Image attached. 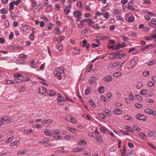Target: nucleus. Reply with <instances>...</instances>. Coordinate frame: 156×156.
<instances>
[{
  "label": "nucleus",
  "instance_id": "f257e3e1",
  "mask_svg": "<svg viewBox=\"0 0 156 156\" xmlns=\"http://www.w3.org/2000/svg\"><path fill=\"white\" fill-rule=\"evenodd\" d=\"M64 73V69L63 67L55 68L54 72V76L59 80L62 79V75Z\"/></svg>",
  "mask_w": 156,
  "mask_h": 156
},
{
  "label": "nucleus",
  "instance_id": "f03ea898",
  "mask_svg": "<svg viewBox=\"0 0 156 156\" xmlns=\"http://www.w3.org/2000/svg\"><path fill=\"white\" fill-rule=\"evenodd\" d=\"M136 117L138 119L143 121H146L147 119V118L146 116L142 115L140 114H137L136 115Z\"/></svg>",
  "mask_w": 156,
  "mask_h": 156
},
{
  "label": "nucleus",
  "instance_id": "7ed1b4c3",
  "mask_svg": "<svg viewBox=\"0 0 156 156\" xmlns=\"http://www.w3.org/2000/svg\"><path fill=\"white\" fill-rule=\"evenodd\" d=\"M144 112L149 114L153 115H156V112L153 110L149 109H146L144 111Z\"/></svg>",
  "mask_w": 156,
  "mask_h": 156
},
{
  "label": "nucleus",
  "instance_id": "20e7f679",
  "mask_svg": "<svg viewBox=\"0 0 156 156\" xmlns=\"http://www.w3.org/2000/svg\"><path fill=\"white\" fill-rule=\"evenodd\" d=\"M136 63L135 59H132L130 62V66L128 67V69H130L131 68L133 67L136 65Z\"/></svg>",
  "mask_w": 156,
  "mask_h": 156
},
{
  "label": "nucleus",
  "instance_id": "39448f33",
  "mask_svg": "<svg viewBox=\"0 0 156 156\" xmlns=\"http://www.w3.org/2000/svg\"><path fill=\"white\" fill-rule=\"evenodd\" d=\"M46 91V89L43 87H40L38 90V92H39L40 94H42L45 93Z\"/></svg>",
  "mask_w": 156,
  "mask_h": 156
},
{
  "label": "nucleus",
  "instance_id": "423d86ee",
  "mask_svg": "<svg viewBox=\"0 0 156 156\" xmlns=\"http://www.w3.org/2000/svg\"><path fill=\"white\" fill-rule=\"evenodd\" d=\"M112 80V77L109 75L106 76L103 79V81H106L107 82H110Z\"/></svg>",
  "mask_w": 156,
  "mask_h": 156
},
{
  "label": "nucleus",
  "instance_id": "0eeeda50",
  "mask_svg": "<svg viewBox=\"0 0 156 156\" xmlns=\"http://www.w3.org/2000/svg\"><path fill=\"white\" fill-rule=\"evenodd\" d=\"M133 1H131L128 4V8L131 10H133L134 9V8L133 7Z\"/></svg>",
  "mask_w": 156,
  "mask_h": 156
},
{
  "label": "nucleus",
  "instance_id": "6e6552de",
  "mask_svg": "<svg viewBox=\"0 0 156 156\" xmlns=\"http://www.w3.org/2000/svg\"><path fill=\"white\" fill-rule=\"evenodd\" d=\"M44 133L46 135L51 136H52V133L51 132H50L49 130L47 129H46L44 130Z\"/></svg>",
  "mask_w": 156,
  "mask_h": 156
},
{
  "label": "nucleus",
  "instance_id": "1a4fd4ad",
  "mask_svg": "<svg viewBox=\"0 0 156 156\" xmlns=\"http://www.w3.org/2000/svg\"><path fill=\"white\" fill-rule=\"evenodd\" d=\"M113 112L115 114H120L122 113V111L118 108H117L116 109L114 110L113 111Z\"/></svg>",
  "mask_w": 156,
  "mask_h": 156
},
{
  "label": "nucleus",
  "instance_id": "9d476101",
  "mask_svg": "<svg viewBox=\"0 0 156 156\" xmlns=\"http://www.w3.org/2000/svg\"><path fill=\"white\" fill-rule=\"evenodd\" d=\"M57 101V103L58 104L61 105H63L64 104V99H61V98H58Z\"/></svg>",
  "mask_w": 156,
  "mask_h": 156
},
{
  "label": "nucleus",
  "instance_id": "9b49d317",
  "mask_svg": "<svg viewBox=\"0 0 156 156\" xmlns=\"http://www.w3.org/2000/svg\"><path fill=\"white\" fill-rule=\"evenodd\" d=\"M125 128L127 129L126 132L129 131L132 133H134V130L129 126H125Z\"/></svg>",
  "mask_w": 156,
  "mask_h": 156
},
{
  "label": "nucleus",
  "instance_id": "f8f14e48",
  "mask_svg": "<svg viewBox=\"0 0 156 156\" xmlns=\"http://www.w3.org/2000/svg\"><path fill=\"white\" fill-rule=\"evenodd\" d=\"M143 86V83L141 82H139L137 83L136 87L138 89H140Z\"/></svg>",
  "mask_w": 156,
  "mask_h": 156
},
{
  "label": "nucleus",
  "instance_id": "ddd939ff",
  "mask_svg": "<svg viewBox=\"0 0 156 156\" xmlns=\"http://www.w3.org/2000/svg\"><path fill=\"white\" fill-rule=\"evenodd\" d=\"M25 80V78H23L22 79H21L18 78H15L14 80V81L16 83H21V82L24 81Z\"/></svg>",
  "mask_w": 156,
  "mask_h": 156
},
{
  "label": "nucleus",
  "instance_id": "4468645a",
  "mask_svg": "<svg viewBox=\"0 0 156 156\" xmlns=\"http://www.w3.org/2000/svg\"><path fill=\"white\" fill-rule=\"evenodd\" d=\"M96 80L97 78L96 77H91L89 80V83L90 84H93V83Z\"/></svg>",
  "mask_w": 156,
  "mask_h": 156
},
{
  "label": "nucleus",
  "instance_id": "2eb2a0df",
  "mask_svg": "<svg viewBox=\"0 0 156 156\" xmlns=\"http://www.w3.org/2000/svg\"><path fill=\"white\" fill-rule=\"evenodd\" d=\"M139 135L141 137V138L143 140H145L147 138V135L144 133H140Z\"/></svg>",
  "mask_w": 156,
  "mask_h": 156
},
{
  "label": "nucleus",
  "instance_id": "dca6fc26",
  "mask_svg": "<svg viewBox=\"0 0 156 156\" xmlns=\"http://www.w3.org/2000/svg\"><path fill=\"white\" fill-rule=\"evenodd\" d=\"M47 93L48 94L51 96H53L55 94V92L54 91L51 90H47Z\"/></svg>",
  "mask_w": 156,
  "mask_h": 156
},
{
  "label": "nucleus",
  "instance_id": "f3484780",
  "mask_svg": "<svg viewBox=\"0 0 156 156\" xmlns=\"http://www.w3.org/2000/svg\"><path fill=\"white\" fill-rule=\"evenodd\" d=\"M119 65V64L118 62H114L112 63H111L109 65V66L110 68H113L115 67L118 65Z\"/></svg>",
  "mask_w": 156,
  "mask_h": 156
},
{
  "label": "nucleus",
  "instance_id": "a211bd4d",
  "mask_svg": "<svg viewBox=\"0 0 156 156\" xmlns=\"http://www.w3.org/2000/svg\"><path fill=\"white\" fill-rule=\"evenodd\" d=\"M104 87L103 86L100 87L98 88V91L100 94H103L104 92Z\"/></svg>",
  "mask_w": 156,
  "mask_h": 156
},
{
  "label": "nucleus",
  "instance_id": "6ab92c4d",
  "mask_svg": "<svg viewBox=\"0 0 156 156\" xmlns=\"http://www.w3.org/2000/svg\"><path fill=\"white\" fill-rule=\"evenodd\" d=\"M101 130L103 133H105L108 132V130L105 127L102 126L100 128Z\"/></svg>",
  "mask_w": 156,
  "mask_h": 156
},
{
  "label": "nucleus",
  "instance_id": "aec40b11",
  "mask_svg": "<svg viewBox=\"0 0 156 156\" xmlns=\"http://www.w3.org/2000/svg\"><path fill=\"white\" fill-rule=\"evenodd\" d=\"M87 44V42L86 40H84L83 41L80 43L81 46L83 47H85Z\"/></svg>",
  "mask_w": 156,
  "mask_h": 156
},
{
  "label": "nucleus",
  "instance_id": "412c9836",
  "mask_svg": "<svg viewBox=\"0 0 156 156\" xmlns=\"http://www.w3.org/2000/svg\"><path fill=\"white\" fill-rule=\"evenodd\" d=\"M85 149L84 148H76L73 149V151L74 152H78L81 151Z\"/></svg>",
  "mask_w": 156,
  "mask_h": 156
},
{
  "label": "nucleus",
  "instance_id": "4be33fe9",
  "mask_svg": "<svg viewBox=\"0 0 156 156\" xmlns=\"http://www.w3.org/2000/svg\"><path fill=\"white\" fill-rule=\"evenodd\" d=\"M155 133L154 132L150 131L148 132L147 133V135L148 136L150 137L153 136L155 135Z\"/></svg>",
  "mask_w": 156,
  "mask_h": 156
},
{
  "label": "nucleus",
  "instance_id": "5701e85b",
  "mask_svg": "<svg viewBox=\"0 0 156 156\" xmlns=\"http://www.w3.org/2000/svg\"><path fill=\"white\" fill-rule=\"evenodd\" d=\"M81 12H78V11H75L74 12V15L76 17L80 16L81 15Z\"/></svg>",
  "mask_w": 156,
  "mask_h": 156
},
{
  "label": "nucleus",
  "instance_id": "b1692460",
  "mask_svg": "<svg viewBox=\"0 0 156 156\" xmlns=\"http://www.w3.org/2000/svg\"><path fill=\"white\" fill-rule=\"evenodd\" d=\"M122 75V73L119 72H115L113 74V76L114 77H117L120 76Z\"/></svg>",
  "mask_w": 156,
  "mask_h": 156
},
{
  "label": "nucleus",
  "instance_id": "393cba45",
  "mask_svg": "<svg viewBox=\"0 0 156 156\" xmlns=\"http://www.w3.org/2000/svg\"><path fill=\"white\" fill-rule=\"evenodd\" d=\"M58 49L59 51H61L63 49V46L62 45L57 44V45Z\"/></svg>",
  "mask_w": 156,
  "mask_h": 156
},
{
  "label": "nucleus",
  "instance_id": "a878e982",
  "mask_svg": "<svg viewBox=\"0 0 156 156\" xmlns=\"http://www.w3.org/2000/svg\"><path fill=\"white\" fill-rule=\"evenodd\" d=\"M52 134L53 133L54 134L57 135H60L61 134V133L59 132L58 130H53L52 132H51Z\"/></svg>",
  "mask_w": 156,
  "mask_h": 156
},
{
  "label": "nucleus",
  "instance_id": "bb28decb",
  "mask_svg": "<svg viewBox=\"0 0 156 156\" xmlns=\"http://www.w3.org/2000/svg\"><path fill=\"white\" fill-rule=\"evenodd\" d=\"M105 112L109 116H111V113H110L111 111H109V109L107 108L105 109Z\"/></svg>",
  "mask_w": 156,
  "mask_h": 156
},
{
  "label": "nucleus",
  "instance_id": "cd10ccee",
  "mask_svg": "<svg viewBox=\"0 0 156 156\" xmlns=\"http://www.w3.org/2000/svg\"><path fill=\"white\" fill-rule=\"evenodd\" d=\"M14 138L13 137H10L9 138L7 139V140H6L5 141V142L6 143H8L13 140L14 139Z\"/></svg>",
  "mask_w": 156,
  "mask_h": 156
},
{
  "label": "nucleus",
  "instance_id": "c85d7f7f",
  "mask_svg": "<svg viewBox=\"0 0 156 156\" xmlns=\"http://www.w3.org/2000/svg\"><path fill=\"white\" fill-rule=\"evenodd\" d=\"M14 77L15 78H18L19 77H21L23 76V75L21 74L18 73H16L14 74Z\"/></svg>",
  "mask_w": 156,
  "mask_h": 156
},
{
  "label": "nucleus",
  "instance_id": "c756f323",
  "mask_svg": "<svg viewBox=\"0 0 156 156\" xmlns=\"http://www.w3.org/2000/svg\"><path fill=\"white\" fill-rule=\"evenodd\" d=\"M24 132L25 133L28 134L29 133H33L34 132V131L31 129H29L28 130H24Z\"/></svg>",
  "mask_w": 156,
  "mask_h": 156
},
{
  "label": "nucleus",
  "instance_id": "7c9ffc66",
  "mask_svg": "<svg viewBox=\"0 0 156 156\" xmlns=\"http://www.w3.org/2000/svg\"><path fill=\"white\" fill-rule=\"evenodd\" d=\"M124 118L126 120H133L132 118L130 117L129 116L126 115L124 116Z\"/></svg>",
  "mask_w": 156,
  "mask_h": 156
},
{
  "label": "nucleus",
  "instance_id": "2f4dec72",
  "mask_svg": "<svg viewBox=\"0 0 156 156\" xmlns=\"http://www.w3.org/2000/svg\"><path fill=\"white\" fill-rule=\"evenodd\" d=\"M156 62V61L155 60H153L151 61L150 62H147V64L149 66L152 65L154 64Z\"/></svg>",
  "mask_w": 156,
  "mask_h": 156
},
{
  "label": "nucleus",
  "instance_id": "473e14b6",
  "mask_svg": "<svg viewBox=\"0 0 156 156\" xmlns=\"http://www.w3.org/2000/svg\"><path fill=\"white\" fill-rule=\"evenodd\" d=\"M80 49L77 48H74V50L73 51V53L74 54H78L79 53Z\"/></svg>",
  "mask_w": 156,
  "mask_h": 156
},
{
  "label": "nucleus",
  "instance_id": "72a5a7b5",
  "mask_svg": "<svg viewBox=\"0 0 156 156\" xmlns=\"http://www.w3.org/2000/svg\"><path fill=\"white\" fill-rule=\"evenodd\" d=\"M89 103L90 104V105H92V106L93 107L95 108L96 107V105L92 100H90L89 101Z\"/></svg>",
  "mask_w": 156,
  "mask_h": 156
},
{
  "label": "nucleus",
  "instance_id": "f704fd0d",
  "mask_svg": "<svg viewBox=\"0 0 156 156\" xmlns=\"http://www.w3.org/2000/svg\"><path fill=\"white\" fill-rule=\"evenodd\" d=\"M155 83L151 81H149L147 83V85L150 87L153 86L154 85Z\"/></svg>",
  "mask_w": 156,
  "mask_h": 156
},
{
  "label": "nucleus",
  "instance_id": "c9c22d12",
  "mask_svg": "<svg viewBox=\"0 0 156 156\" xmlns=\"http://www.w3.org/2000/svg\"><path fill=\"white\" fill-rule=\"evenodd\" d=\"M121 48H122V47L121 46V44H120L119 43H118L115 46V50H117Z\"/></svg>",
  "mask_w": 156,
  "mask_h": 156
},
{
  "label": "nucleus",
  "instance_id": "e433bc0d",
  "mask_svg": "<svg viewBox=\"0 0 156 156\" xmlns=\"http://www.w3.org/2000/svg\"><path fill=\"white\" fill-rule=\"evenodd\" d=\"M7 10L5 8H3L0 10V12L2 14H5L7 12Z\"/></svg>",
  "mask_w": 156,
  "mask_h": 156
},
{
  "label": "nucleus",
  "instance_id": "4c0bfd02",
  "mask_svg": "<svg viewBox=\"0 0 156 156\" xmlns=\"http://www.w3.org/2000/svg\"><path fill=\"white\" fill-rule=\"evenodd\" d=\"M31 66L32 68H35L36 67V63L33 60L31 62Z\"/></svg>",
  "mask_w": 156,
  "mask_h": 156
},
{
  "label": "nucleus",
  "instance_id": "58836bf2",
  "mask_svg": "<svg viewBox=\"0 0 156 156\" xmlns=\"http://www.w3.org/2000/svg\"><path fill=\"white\" fill-rule=\"evenodd\" d=\"M83 154V155H85V156H90L91 155L90 153L87 151H84Z\"/></svg>",
  "mask_w": 156,
  "mask_h": 156
},
{
  "label": "nucleus",
  "instance_id": "ea45409f",
  "mask_svg": "<svg viewBox=\"0 0 156 156\" xmlns=\"http://www.w3.org/2000/svg\"><path fill=\"white\" fill-rule=\"evenodd\" d=\"M147 90H143L140 91V94L142 95H145L147 94Z\"/></svg>",
  "mask_w": 156,
  "mask_h": 156
},
{
  "label": "nucleus",
  "instance_id": "a19ab883",
  "mask_svg": "<svg viewBox=\"0 0 156 156\" xmlns=\"http://www.w3.org/2000/svg\"><path fill=\"white\" fill-rule=\"evenodd\" d=\"M53 138L56 140H61L62 139V137L59 136H53Z\"/></svg>",
  "mask_w": 156,
  "mask_h": 156
},
{
  "label": "nucleus",
  "instance_id": "79ce46f5",
  "mask_svg": "<svg viewBox=\"0 0 156 156\" xmlns=\"http://www.w3.org/2000/svg\"><path fill=\"white\" fill-rule=\"evenodd\" d=\"M70 120H69L71 122L74 123H75L77 122V121L74 118H71L69 119Z\"/></svg>",
  "mask_w": 156,
  "mask_h": 156
},
{
  "label": "nucleus",
  "instance_id": "37998d69",
  "mask_svg": "<svg viewBox=\"0 0 156 156\" xmlns=\"http://www.w3.org/2000/svg\"><path fill=\"white\" fill-rule=\"evenodd\" d=\"M14 4L12 2L10 3L9 4V9H14Z\"/></svg>",
  "mask_w": 156,
  "mask_h": 156
},
{
  "label": "nucleus",
  "instance_id": "c03bdc74",
  "mask_svg": "<svg viewBox=\"0 0 156 156\" xmlns=\"http://www.w3.org/2000/svg\"><path fill=\"white\" fill-rule=\"evenodd\" d=\"M67 128L69 129V131L73 132H75V131H76V129H75L72 127H67Z\"/></svg>",
  "mask_w": 156,
  "mask_h": 156
},
{
  "label": "nucleus",
  "instance_id": "a18cd8bd",
  "mask_svg": "<svg viewBox=\"0 0 156 156\" xmlns=\"http://www.w3.org/2000/svg\"><path fill=\"white\" fill-rule=\"evenodd\" d=\"M104 17L105 18H106L107 19H108L109 18V13L108 12H105V14L104 15Z\"/></svg>",
  "mask_w": 156,
  "mask_h": 156
},
{
  "label": "nucleus",
  "instance_id": "49530a36",
  "mask_svg": "<svg viewBox=\"0 0 156 156\" xmlns=\"http://www.w3.org/2000/svg\"><path fill=\"white\" fill-rule=\"evenodd\" d=\"M78 144L79 146H82L83 144L86 145L87 144V143L85 141H82L79 142Z\"/></svg>",
  "mask_w": 156,
  "mask_h": 156
},
{
  "label": "nucleus",
  "instance_id": "de8ad7c7",
  "mask_svg": "<svg viewBox=\"0 0 156 156\" xmlns=\"http://www.w3.org/2000/svg\"><path fill=\"white\" fill-rule=\"evenodd\" d=\"M143 75L145 77H147L149 75L150 73L148 71H147L145 72H144L143 73Z\"/></svg>",
  "mask_w": 156,
  "mask_h": 156
},
{
  "label": "nucleus",
  "instance_id": "09e8293b",
  "mask_svg": "<svg viewBox=\"0 0 156 156\" xmlns=\"http://www.w3.org/2000/svg\"><path fill=\"white\" fill-rule=\"evenodd\" d=\"M126 151V150L125 148V146H124L122 151H121V154L122 156H124Z\"/></svg>",
  "mask_w": 156,
  "mask_h": 156
},
{
  "label": "nucleus",
  "instance_id": "8fccbe9b",
  "mask_svg": "<svg viewBox=\"0 0 156 156\" xmlns=\"http://www.w3.org/2000/svg\"><path fill=\"white\" fill-rule=\"evenodd\" d=\"M134 20V17L132 16H131L129 18L128 21L129 23H131Z\"/></svg>",
  "mask_w": 156,
  "mask_h": 156
},
{
  "label": "nucleus",
  "instance_id": "3c124183",
  "mask_svg": "<svg viewBox=\"0 0 156 156\" xmlns=\"http://www.w3.org/2000/svg\"><path fill=\"white\" fill-rule=\"evenodd\" d=\"M90 88L88 87H87V89H86L85 91V94L86 95H87L90 93Z\"/></svg>",
  "mask_w": 156,
  "mask_h": 156
},
{
  "label": "nucleus",
  "instance_id": "603ef678",
  "mask_svg": "<svg viewBox=\"0 0 156 156\" xmlns=\"http://www.w3.org/2000/svg\"><path fill=\"white\" fill-rule=\"evenodd\" d=\"M20 57L23 59H25L27 58V56L26 55L21 54L20 55Z\"/></svg>",
  "mask_w": 156,
  "mask_h": 156
},
{
  "label": "nucleus",
  "instance_id": "864d4df0",
  "mask_svg": "<svg viewBox=\"0 0 156 156\" xmlns=\"http://www.w3.org/2000/svg\"><path fill=\"white\" fill-rule=\"evenodd\" d=\"M135 106L136 108H141L143 107V106L142 105H141L140 104H138L137 103L135 104Z\"/></svg>",
  "mask_w": 156,
  "mask_h": 156
},
{
  "label": "nucleus",
  "instance_id": "5fc2aeb1",
  "mask_svg": "<svg viewBox=\"0 0 156 156\" xmlns=\"http://www.w3.org/2000/svg\"><path fill=\"white\" fill-rule=\"evenodd\" d=\"M106 96L109 98H111L112 97V94L110 92H108L106 94Z\"/></svg>",
  "mask_w": 156,
  "mask_h": 156
},
{
  "label": "nucleus",
  "instance_id": "6e6d98bb",
  "mask_svg": "<svg viewBox=\"0 0 156 156\" xmlns=\"http://www.w3.org/2000/svg\"><path fill=\"white\" fill-rule=\"evenodd\" d=\"M149 24L150 26L156 28V23H149Z\"/></svg>",
  "mask_w": 156,
  "mask_h": 156
},
{
  "label": "nucleus",
  "instance_id": "4d7b16f0",
  "mask_svg": "<svg viewBox=\"0 0 156 156\" xmlns=\"http://www.w3.org/2000/svg\"><path fill=\"white\" fill-rule=\"evenodd\" d=\"M101 98L102 99L104 100V101L106 102H107L108 101V100L107 99H105V97L103 95H102L101 96Z\"/></svg>",
  "mask_w": 156,
  "mask_h": 156
},
{
  "label": "nucleus",
  "instance_id": "13d9d810",
  "mask_svg": "<svg viewBox=\"0 0 156 156\" xmlns=\"http://www.w3.org/2000/svg\"><path fill=\"white\" fill-rule=\"evenodd\" d=\"M122 37L123 39L126 42H128L129 40V38L127 37H125V36H122Z\"/></svg>",
  "mask_w": 156,
  "mask_h": 156
},
{
  "label": "nucleus",
  "instance_id": "bf43d9fd",
  "mask_svg": "<svg viewBox=\"0 0 156 156\" xmlns=\"http://www.w3.org/2000/svg\"><path fill=\"white\" fill-rule=\"evenodd\" d=\"M129 97L130 99H131L132 100H133L134 99V97L133 95V94H130L129 95Z\"/></svg>",
  "mask_w": 156,
  "mask_h": 156
},
{
  "label": "nucleus",
  "instance_id": "052dcab7",
  "mask_svg": "<svg viewBox=\"0 0 156 156\" xmlns=\"http://www.w3.org/2000/svg\"><path fill=\"white\" fill-rule=\"evenodd\" d=\"M144 39L147 40H151L152 39V38L151 36H148L146 37H145Z\"/></svg>",
  "mask_w": 156,
  "mask_h": 156
},
{
  "label": "nucleus",
  "instance_id": "680f3d73",
  "mask_svg": "<svg viewBox=\"0 0 156 156\" xmlns=\"http://www.w3.org/2000/svg\"><path fill=\"white\" fill-rule=\"evenodd\" d=\"M21 0H17L16 1H13L12 2L14 4L16 5H18L21 2Z\"/></svg>",
  "mask_w": 156,
  "mask_h": 156
},
{
  "label": "nucleus",
  "instance_id": "e2e57ef3",
  "mask_svg": "<svg viewBox=\"0 0 156 156\" xmlns=\"http://www.w3.org/2000/svg\"><path fill=\"white\" fill-rule=\"evenodd\" d=\"M98 115L100 118L103 119H104L106 118L105 116L103 114L101 113H99Z\"/></svg>",
  "mask_w": 156,
  "mask_h": 156
},
{
  "label": "nucleus",
  "instance_id": "0e129e2a",
  "mask_svg": "<svg viewBox=\"0 0 156 156\" xmlns=\"http://www.w3.org/2000/svg\"><path fill=\"white\" fill-rule=\"evenodd\" d=\"M77 6H79L80 8H82V4L81 2L78 1L77 3Z\"/></svg>",
  "mask_w": 156,
  "mask_h": 156
},
{
  "label": "nucleus",
  "instance_id": "69168bd1",
  "mask_svg": "<svg viewBox=\"0 0 156 156\" xmlns=\"http://www.w3.org/2000/svg\"><path fill=\"white\" fill-rule=\"evenodd\" d=\"M70 12V10L69 9H64V12L65 14L66 15L68 14Z\"/></svg>",
  "mask_w": 156,
  "mask_h": 156
},
{
  "label": "nucleus",
  "instance_id": "338daca9",
  "mask_svg": "<svg viewBox=\"0 0 156 156\" xmlns=\"http://www.w3.org/2000/svg\"><path fill=\"white\" fill-rule=\"evenodd\" d=\"M145 19L147 20H149L150 19L151 17L149 15H146L144 16Z\"/></svg>",
  "mask_w": 156,
  "mask_h": 156
},
{
  "label": "nucleus",
  "instance_id": "774afa93",
  "mask_svg": "<svg viewBox=\"0 0 156 156\" xmlns=\"http://www.w3.org/2000/svg\"><path fill=\"white\" fill-rule=\"evenodd\" d=\"M93 27L94 29H98L100 28V27L98 24H96L93 26Z\"/></svg>",
  "mask_w": 156,
  "mask_h": 156
}]
</instances>
